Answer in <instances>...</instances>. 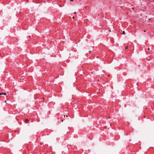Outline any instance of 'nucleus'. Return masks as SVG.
<instances>
[{"label":"nucleus","mask_w":154,"mask_h":154,"mask_svg":"<svg viewBox=\"0 0 154 154\" xmlns=\"http://www.w3.org/2000/svg\"><path fill=\"white\" fill-rule=\"evenodd\" d=\"M125 31H123V32L122 34H125Z\"/></svg>","instance_id":"20e7f679"},{"label":"nucleus","mask_w":154,"mask_h":154,"mask_svg":"<svg viewBox=\"0 0 154 154\" xmlns=\"http://www.w3.org/2000/svg\"><path fill=\"white\" fill-rule=\"evenodd\" d=\"M128 48V46H126L125 47V49H127Z\"/></svg>","instance_id":"7ed1b4c3"},{"label":"nucleus","mask_w":154,"mask_h":154,"mask_svg":"<svg viewBox=\"0 0 154 154\" xmlns=\"http://www.w3.org/2000/svg\"><path fill=\"white\" fill-rule=\"evenodd\" d=\"M6 95V93H0V95Z\"/></svg>","instance_id":"f257e3e1"},{"label":"nucleus","mask_w":154,"mask_h":154,"mask_svg":"<svg viewBox=\"0 0 154 154\" xmlns=\"http://www.w3.org/2000/svg\"><path fill=\"white\" fill-rule=\"evenodd\" d=\"M25 122H26V123H28V120L27 119H26L25 121Z\"/></svg>","instance_id":"f03ea898"},{"label":"nucleus","mask_w":154,"mask_h":154,"mask_svg":"<svg viewBox=\"0 0 154 154\" xmlns=\"http://www.w3.org/2000/svg\"><path fill=\"white\" fill-rule=\"evenodd\" d=\"M70 1L71 2H72L73 1V0H70Z\"/></svg>","instance_id":"39448f33"},{"label":"nucleus","mask_w":154,"mask_h":154,"mask_svg":"<svg viewBox=\"0 0 154 154\" xmlns=\"http://www.w3.org/2000/svg\"><path fill=\"white\" fill-rule=\"evenodd\" d=\"M91 52V51H89V52Z\"/></svg>","instance_id":"423d86ee"}]
</instances>
